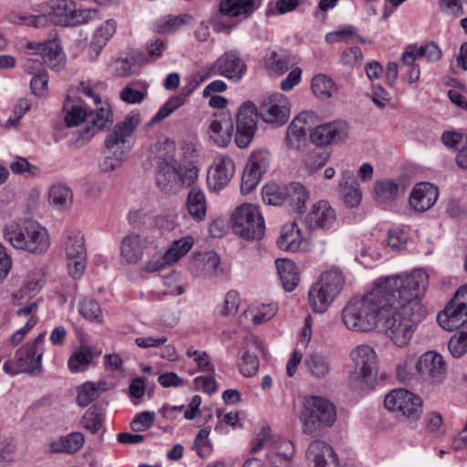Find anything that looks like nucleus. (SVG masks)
<instances>
[{
	"mask_svg": "<svg viewBox=\"0 0 467 467\" xmlns=\"http://www.w3.org/2000/svg\"><path fill=\"white\" fill-rule=\"evenodd\" d=\"M395 281L400 285L395 293L396 301L389 309L394 312L391 317H385L383 327L397 346L403 347L426 316V308L418 299L427 288L429 275L417 269L405 275H395Z\"/></svg>",
	"mask_w": 467,
	"mask_h": 467,
	"instance_id": "obj_1",
	"label": "nucleus"
},
{
	"mask_svg": "<svg viewBox=\"0 0 467 467\" xmlns=\"http://www.w3.org/2000/svg\"><path fill=\"white\" fill-rule=\"evenodd\" d=\"M400 284L394 276L380 278L372 290L363 296H355L342 310V321L353 331L368 332L389 313L396 301L395 293Z\"/></svg>",
	"mask_w": 467,
	"mask_h": 467,
	"instance_id": "obj_2",
	"label": "nucleus"
},
{
	"mask_svg": "<svg viewBox=\"0 0 467 467\" xmlns=\"http://www.w3.org/2000/svg\"><path fill=\"white\" fill-rule=\"evenodd\" d=\"M317 115L313 111L299 113L289 124L285 134V146L290 150H298L310 130V140L318 146L337 143L348 137V125L344 120H335L315 128Z\"/></svg>",
	"mask_w": 467,
	"mask_h": 467,
	"instance_id": "obj_3",
	"label": "nucleus"
},
{
	"mask_svg": "<svg viewBox=\"0 0 467 467\" xmlns=\"http://www.w3.org/2000/svg\"><path fill=\"white\" fill-rule=\"evenodd\" d=\"M3 234L14 248L30 254H43L50 245L47 230L32 220L10 222L4 226Z\"/></svg>",
	"mask_w": 467,
	"mask_h": 467,
	"instance_id": "obj_4",
	"label": "nucleus"
},
{
	"mask_svg": "<svg viewBox=\"0 0 467 467\" xmlns=\"http://www.w3.org/2000/svg\"><path fill=\"white\" fill-rule=\"evenodd\" d=\"M335 406L327 399L311 396L305 399L300 420L303 431L318 436L324 427H330L336 420Z\"/></svg>",
	"mask_w": 467,
	"mask_h": 467,
	"instance_id": "obj_5",
	"label": "nucleus"
},
{
	"mask_svg": "<svg viewBox=\"0 0 467 467\" xmlns=\"http://www.w3.org/2000/svg\"><path fill=\"white\" fill-rule=\"evenodd\" d=\"M156 184L161 192L176 193L180 189L178 162L174 158L175 142L170 139L156 144Z\"/></svg>",
	"mask_w": 467,
	"mask_h": 467,
	"instance_id": "obj_6",
	"label": "nucleus"
},
{
	"mask_svg": "<svg viewBox=\"0 0 467 467\" xmlns=\"http://www.w3.org/2000/svg\"><path fill=\"white\" fill-rule=\"evenodd\" d=\"M265 452V459L272 467H286L292 460L295 448L288 440L275 439L269 429H262L252 441L251 453Z\"/></svg>",
	"mask_w": 467,
	"mask_h": 467,
	"instance_id": "obj_7",
	"label": "nucleus"
},
{
	"mask_svg": "<svg viewBox=\"0 0 467 467\" xmlns=\"http://www.w3.org/2000/svg\"><path fill=\"white\" fill-rule=\"evenodd\" d=\"M231 223L234 232L245 240H259L265 234V221L255 205L238 206L231 216Z\"/></svg>",
	"mask_w": 467,
	"mask_h": 467,
	"instance_id": "obj_8",
	"label": "nucleus"
},
{
	"mask_svg": "<svg viewBox=\"0 0 467 467\" xmlns=\"http://www.w3.org/2000/svg\"><path fill=\"white\" fill-rule=\"evenodd\" d=\"M111 110L108 105L89 112H87L81 106L74 105L66 114L65 121L67 127L78 126L83 121L91 124V127H87L80 132V139L85 140L91 138L97 131L104 129L108 123H111Z\"/></svg>",
	"mask_w": 467,
	"mask_h": 467,
	"instance_id": "obj_9",
	"label": "nucleus"
},
{
	"mask_svg": "<svg viewBox=\"0 0 467 467\" xmlns=\"http://www.w3.org/2000/svg\"><path fill=\"white\" fill-rule=\"evenodd\" d=\"M246 64L239 52L230 50L220 56L210 67L199 71L195 78L203 82L214 76H222L234 82H239L246 73Z\"/></svg>",
	"mask_w": 467,
	"mask_h": 467,
	"instance_id": "obj_10",
	"label": "nucleus"
},
{
	"mask_svg": "<svg viewBox=\"0 0 467 467\" xmlns=\"http://www.w3.org/2000/svg\"><path fill=\"white\" fill-rule=\"evenodd\" d=\"M42 12H49L51 16V24L63 26H77L88 22L92 18V14L96 10L77 9L73 1L67 0H50L43 4Z\"/></svg>",
	"mask_w": 467,
	"mask_h": 467,
	"instance_id": "obj_11",
	"label": "nucleus"
},
{
	"mask_svg": "<svg viewBox=\"0 0 467 467\" xmlns=\"http://www.w3.org/2000/svg\"><path fill=\"white\" fill-rule=\"evenodd\" d=\"M355 363V369L349 379L353 388L364 389L377 376V356L374 349L368 345H359L350 353Z\"/></svg>",
	"mask_w": 467,
	"mask_h": 467,
	"instance_id": "obj_12",
	"label": "nucleus"
},
{
	"mask_svg": "<svg viewBox=\"0 0 467 467\" xmlns=\"http://www.w3.org/2000/svg\"><path fill=\"white\" fill-rule=\"evenodd\" d=\"M140 122L138 114H130L124 120L117 124L114 130L107 136L105 147L109 154L118 159H126L131 145L127 138L131 135Z\"/></svg>",
	"mask_w": 467,
	"mask_h": 467,
	"instance_id": "obj_13",
	"label": "nucleus"
},
{
	"mask_svg": "<svg viewBox=\"0 0 467 467\" xmlns=\"http://www.w3.org/2000/svg\"><path fill=\"white\" fill-rule=\"evenodd\" d=\"M384 404L389 410L396 412L398 416L417 419L421 413V399L404 389L391 390L385 397Z\"/></svg>",
	"mask_w": 467,
	"mask_h": 467,
	"instance_id": "obj_14",
	"label": "nucleus"
},
{
	"mask_svg": "<svg viewBox=\"0 0 467 467\" xmlns=\"http://www.w3.org/2000/svg\"><path fill=\"white\" fill-rule=\"evenodd\" d=\"M44 340L45 333H40L32 342L16 350L15 361L20 371L30 375H37L41 372Z\"/></svg>",
	"mask_w": 467,
	"mask_h": 467,
	"instance_id": "obj_15",
	"label": "nucleus"
},
{
	"mask_svg": "<svg viewBox=\"0 0 467 467\" xmlns=\"http://www.w3.org/2000/svg\"><path fill=\"white\" fill-rule=\"evenodd\" d=\"M68 274L78 279L86 268L87 252L84 236L78 230L69 232L66 242Z\"/></svg>",
	"mask_w": 467,
	"mask_h": 467,
	"instance_id": "obj_16",
	"label": "nucleus"
},
{
	"mask_svg": "<svg viewBox=\"0 0 467 467\" xmlns=\"http://www.w3.org/2000/svg\"><path fill=\"white\" fill-rule=\"evenodd\" d=\"M258 109L251 101L244 102L236 116L235 142L239 148H246L252 141L256 130Z\"/></svg>",
	"mask_w": 467,
	"mask_h": 467,
	"instance_id": "obj_17",
	"label": "nucleus"
},
{
	"mask_svg": "<svg viewBox=\"0 0 467 467\" xmlns=\"http://www.w3.org/2000/svg\"><path fill=\"white\" fill-rule=\"evenodd\" d=\"M261 119L276 127L283 126L288 120L290 105L286 97L275 93L265 99L258 109Z\"/></svg>",
	"mask_w": 467,
	"mask_h": 467,
	"instance_id": "obj_18",
	"label": "nucleus"
},
{
	"mask_svg": "<svg viewBox=\"0 0 467 467\" xmlns=\"http://www.w3.org/2000/svg\"><path fill=\"white\" fill-rule=\"evenodd\" d=\"M417 373L422 380L436 384L441 382L447 374L443 357L435 351H427L416 361Z\"/></svg>",
	"mask_w": 467,
	"mask_h": 467,
	"instance_id": "obj_19",
	"label": "nucleus"
},
{
	"mask_svg": "<svg viewBox=\"0 0 467 467\" xmlns=\"http://www.w3.org/2000/svg\"><path fill=\"white\" fill-rule=\"evenodd\" d=\"M234 171V162L230 157L223 155L215 158L207 175L210 189L215 192L223 189L233 178Z\"/></svg>",
	"mask_w": 467,
	"mask_h": 467,
	"instance_id": "obj_20",
	"label": "nucleus"
},
{
	"mask_svg": "<svg viewBox=\"0 0 467 467\" xmlns=\"http://www.w3.org/2000/svg\"><path fill=\"white\" fill-rule=\"evenodd\" d=\"M337 222V213L327 201L316 202L311 212L306 215L305 223L309 229L328 230L335 225Z\"/></svg>",
	"mask_w": 467,
	"mask_h": 467,
	"instance_id": "obj_21",
	"label": "nucleus"
},
{
	"mask_svg": "<svg viewBox=\"0 0 467 467\" xmlns=\"http://www.w3.org/2000/svg\"><path fill=\"white\" fill-rule=\"evenodd\" d=\"M438 188L430 182L417 183L410 194V205L416 212H425L437 202Z\"/></svg>",
	"mask_w": 467,
	"mask_h": 467,
	"instance_id": "obj_22",
	"label": "nucleus"
},
{
	"mask_svg": "<svg viewBox=\"0 0 467 467\" xmlns=\"http://www.w3.org/2000/svg\"><path fill=\"white\" fill-rule=\"evenodd\" d=\"M314 467H338V460L333 448L323 441H312L306 452Z\"/></svg>",
	"mask_w": 467,
	"mask_h": 467,
	"instance_id": "obj_23",
	"label": "nucleus"
},
{
	"mask_svg": "<svg viewBox=\"0 0 467 467\" xmlns=\"http://www.w3.org/2000/svg\"><path fill=\"white\" fill-rule=\"evenodd\" d=\"M147 245V239L140 234L130 233L125 235L121 241L120 255L123 261L128 264L139 262Z\"/></svg>",
	"mask_w": 467,
	"mask_h": 467,
	"instance_id": "obj_24",
	"label": "nucleus"
},
{
	"mask_svg": "<svg viewBox=\"0 0 467 467\" xmlns=\"http://www.w3.org/2000/svg\"><path fill=\"white\" fill-rule=\"evenodd\" d=\"M437 321L445 330L459 329L467 323V309L450 301L444 310L438 314Z\"/></svg>",
	"mask_w": 467,
	"mask_h": 467,
	"instance_id": "obj_25",
	"label": "nucleus"
},
{
	"mask_svg": "<svg viewBox=\"0 0 467 467\" xmlns=\"http://www.w3.org/2000/svg\"><path fill=\"white\" fill-rule=\"evenodd\" d=\"M219 265L220 258L213 251L195 254L192 263L193 273L208 277L218 274Z\"/></svg>",
	"mask_w": 467,
	"mask_h": 467,
	"instance_id": "obj_26",
	"label": "nucleus"
},
{
	"mask_svg": "<svg viewBox=\"0 0 467 467\" xmlns=\"http://www.w3.org/2000/svg\"><path fill=\"white\" fill-rule=\"evenodd\" d=\"M258 7V0H222L219 5L220 12L229 17H249Z\"/></svg>",
	"mask_w": 467,
	"mask_h": 467,
	"instance_id": "obj_27",
	"label": "nucleus"
},
{
	"mask_svg": "<svg viewBox=\"0 0 467 467\" xmlns=\"http://www.w3.org/2000/svg\"><path fill=\"white\" fill-rule=\"evenodd\" d=\"M304 364L309 374L317 379H326L332 370L331 359L328 356L313 352L305 357Z\"/></svg>",
	"mask_w": 467,
	"mask_h": 467,
	"instance_id": "obj_28",
	"label": "nucleus"
},
{
	"mask_svg": "<svg viewBox=\"0 0 467 467\" xmlns=\"http://www.w3.org/2000/svg\"><path fill=\"white\" fill-rule=\"evenodd\" d=\"M84 442V435L76 431L53 441L49 445V450L53 453L73 454L82 448Z\"/></svg>",
	"mask_w": 467,
	"mask_h": 467,
	"instance_id": "obj_29",
	"label": "nucleus"
},
{
	"mask_svg": "<svg viewBox=\"0 0 467 467\" xmlns=\"http://www.w3.org/2000/svg\"><path fill=\"white\" fill-rule=\"evenodd\" d=\"M275 264L284 289L286 292L293 291L300 280L296 264L288 259H277Z\"/></svg>",
	"mask_w": 467,
	"mask_h": 467,
	"instance_id": "obj_30",
	"label": "nucleus"
},
{
	"mask_svg": "<svg viewBox=\"0 0 467 467\" xmlns=\"http://www.w3.org/2000/svg\"><path fill=\"white\" fill-rule=\"evenodd\" d=\"M286 192L285 203L298 213H304L306 202L309 198V192L306 186L299 182H291L287 184Z\"/></svg>",
	"mask_w": 467,
	"mask_h": 467,
	"instance_id": "obj_31",
	"label": "nucleus"
},
{
	"mask_svg": "<svg viewBox=\"0 0 467 467\" xmlns=\"http://www.w3.org/2000/svg\"><path fill=\"white\" fill-rule=\"evenodd\" d=\"M187 210L196 221H202L206 216L207 202L204 192L199 188L192 187L187 196Z\"/></svg>",
	"mask_w": 467,
	"mask_h": 467,
	"instance_id": "obj_32",
	"label": "nucleus"
},
{
	"mask_svg": "<svg viewBox=\"0 0 467 467\" xmlns=\"http://www.w3.org/2000/svg\"><path fill=\"white\" fill-rule=\"evenodd\" d=\"M336 298L330 292L316 282L308 292V300L314 312L324 313Z\"/></svg>",
	"mask_w": 467,
	"mask_h": 467,
	"instance_id": "obj_33",
	"label": "nucleus"
},
{
	"mask_svg": "<svg viewBox=\"0 0 467 467\" xmlns=\"http://www.w3.org/2000/svg\"><path fill=\"white\" fill-rule=\"evenodd\" d=\"M48 201L57 210L67 209L73 201L72 191L65 184H55L49 190Z\"/></svg>",
	"mask_w": 467,
	"mask_h": 467,
	"instance_id": "obj_34",
	"label": "nucleus"
},
{
	"mask_svg": "<svg viewBox=\"0 0 467 467\" xmlns=\"http://www.w3.org/2000/svg\"><path fill=\"white\" fill-rule=\"evenodd\" d=\"M317 282L337 296L344 286L345 277L338 268H331L324 272Z\"/></svg>",
	"mask_w": 467,
	"mask_h": 467,
	"instance_id": "obj_35",
	"label": "nucleus"
},
{
	"mask_svg": "<svg viewBox=\"0 0 467 467\" xmlns=\"http://www.w3.org/2000/svg\"><path fill=\"white\" fill-rule=\"evenodd\" d=\"M375 200L379 203H389L398 197L399 184L390 180H379L374 184Z\"/></svg>",
	"mask_w": 467,
	"mask_h": 467,
	"instance_id": "obj_36",
	"label": "nucleus"
},
{
	"mask_svg": "<svg viewBox=\"0 0 467 467\" xmlns=\"http://www.w3.org/2000/svg\"><path fill=\"white\" fill-rule=\"evenodd\" d=\"M287 184L271 182L262 190V197L265 203L270 205H282L285 202Z\"/></svg>",
	"mask_w": 467,
	"mask_h": 467,
	"instance_id": "obj_37",
	"label": "nucleus"
},
{
	"mask_svg": "<svg viewBox=\"0 0 467 467\" xmlns=\"http://www.w3.org/2000/svg\"><path fill=\"white\" fill-rule=\"evenodd\" d=\"M106 385L105 381L98 383L88 381L78 388L77 402L81 407L89 405L97 400Z\"/></svg>",
	"mask_w": 467,
	"mask_h": 467,
	"instance_id": "obj_38",
	"label": "nucleus"
},
{
	"mask_svg": "<svg viewBox=\"0 0 467 467\" xmlns=\"http://www.w3.org/2000/svg\"><path fill=\"white\" fill-rule=\"evenodd\" d=\"M299 237H301L300 229L296 223H293L288 230H286V227L282 229L277 244L285 251L296 252L300 247L301 241H298Z\"/></svg>",
	"mask_w": 467,
	"mask_h": 467,
	"instance_id": "obj_39",
	"label": "nucleus"
},
{
	"mask_svg": "<svg viewBox=\"0 0 467 467\" xmlns=\"http://www.w3.org/2000/svg\"><path fill=\"white\" fill-rule=\"evenodd\" d=\"M192 16L187 14L179 16H167L155 24V31L161 34H169L178 30L182 25L192 21Z\"/></svg>",
	"mask_w": 467,
	"mask_h": 467,
	"instance_id": "obj_40",
	"label": "nucleus"
},
{
	"mask_svg": "<svg viewBox=\"0 0 467 467\" xmlns=\"http://www.w3.org/2000/svg\"><path fill=\"white\" fill-rule=\"evenodd\" d=\"M147 88L143 82H132L120 91L119 97L129 104L141 103L147 96Z\"/></svg>",
	"mask_w": 467,
	"mask_h": 467,
	"instance_id": "obj_41",
	"label": "nucleus"
},
{
	"mask_svg": "<svg viewBox=\"0 0 467 467\" xmlns=\"http://www.w3.org/2000/svg\"><path fill=\"white\" fill-rule=\"evenodd\" d=\"M193 244L192 237H183L172 243V245L166 251L163 255V260L166 264H172L180 257L186 254Z\"/></svg>",
	"mask_w": 467,
	"mask_h": 467,
	"instance_id": "obj_42",
	"label": "nucleus"
},
{
	"mask_svg": "<svg viewBox=\"0 0 467 467\" xmlns=\"http://www.w3.org/2000/svg\"><path fill=\"white\" fill-rule=\"evenodd\" d=\"M40 58L49 67H57L63 61V52L59 45L55 41H47L44 43Z\"/></svg>",
	"mask_w": 467,
	"mask_h": 467,
	"instance_id": "obj_43",
	"label": "nucleus"
},
{
	"mask_svg": "<svg viewBox=\"0 0 467 467\" xmlns=\"http://www.w3.org/2000/svg\"><path fill=\"white\" fill-rule=\"evenodd\" d=\"M311 88L317 98L326 99L331 98L335 90V84L330 78L320 74L313 78Z\"/></svg>",
	"mask_w": 467,
	"mask_h": 467,
	"instance_id": "obj_44",
	"label": "nucleus"
},
{
	"mask_svg": "<svg viewBox=\"0 0 467 467\" xmlns=\"http://www.w3.org/2000/svg\"><path fill=\"white\" fill-rule=\"evenodd\" d=\"M79 312L84 318L91 322L99 324L103 322L100 306L92 298H83L79 302Z\"/></svg>",
	"mask_w": 467,
	"mask_h": 467,
	"instance_id": "obj_45",
	"label": "nucleus"
},
{
	"mask_svg": "<svg viewBox=\"0 0 467 467\" xmlns=\"http://www.w3.org/2000/svg\"><path fill=\"white\" fill-rule=\"evenodd\" d=\"M187 94H180L171 97L155 114L151 119V123H157L171 115L177 109L185 102Z\"/></svg>",
	"mask_w": 467,
	"mask_h": 467,
	"instance_id": "obj_46",
	"label": "nucleus"
},
{
	"mask_svg": "<svg viewBox=\"0 0 467 467\" xmlns=\"http://www.w3.org/2000/svg\"><path fill=\"white\" fill-rule=\"evenodd\" d=\"M240 356L239 368L244 377L254 376L259 368V359L255 354H252L250 349H242Z\"/></svg>",
	"mask_w": 467,
	"mask_h": 467,
	"instance_id": "obj_47",
	"label": "nucleus"
},
{
	"mask_svg": "<svg viewBox=\"0 0 467 467\" xmlns=\"http://www.w3.org/2000/svg\"><path fill=\"white\" fill-rule=\"evenodd\" d=\"M80 423L84 429L95 434L102 426V414L96 406H92L85 411Z\"/></svg>",
	"mask_w": 467,
	"mask_h": 467,
	"instance_id": "obj_48",
	"label": "nucleus"
},
{
	"mask_svg": "<svg viewBox=\"0 0 467 467\" xmlns=\"http://www.w3.org/2000/svg\"><path fill=\"white\" fill-rule=\"evenodd\" d=\"M291 64L289 56L285 53L279 54L273 51L270 56L265 58L266 67L279 75L284 74Z\"/></svg>",
	"mask_w": 467,
	"mask_h": 467,
	"instance_id": "obj_49",
	"label": "nucleus"
},
{
	"mask_svg": "<svg viewBox=\"0 0 467 467\" xmlns=\"http://www.w3.org/2000/svg\"><path fill=\"white\" fill-rule=\"evenodd\" d=\"M448 348L454 358H460L467 352V327L458 331L451 337Z\"/></svg>",
	"mask_w": 467,
	"mask_h": 467,
	"instance_id": "obj_50",
	"label": "nucleus"
},
{
	"mask_svg": "<svg viewBox=\"0 0 467 467\" xmlns=\"http://www.w3.org/2000/svg\"><path fill=\"white\" fill-rule=\"evenodd\" d=\"M341 200L348 208H356L360 204L362 193L358 183H352L350 186H344L339 189Z\"/></svg>",
	"mask_w": 467,
	"mask_h": 467,
	"instance_id": "obj_51",
	"label": "nucleus"
},
{
	"mask_svg": "<svg viewBox=\"0 0 467 467\" xmlns=\"http://www.w3.org/2000/svg\"><path fill=\"white\" fill-rule=\"evenodd\" d=\"M93 353L88 347H80L68 359V367L73 372L79 370L80 366H87L91 363Z\"/></svg>",
	"mask_w": 467,
	"mask_h": 467,
	"instance_id": "obj_52",
	"label": "nucleus"
},
{
	"mask_svg": "<svg viewBox=\"0 0 467 467\" xmlns=\"http://www.w3.org/2000/svg\"><path fill=\"white\" fill-rule=\"evenodd\" d=\"M269 164V154L267 151L260 150L253 153L247 161V166L254 171L260 172V177L266 171Z\"/></svg>",
	"mask_w": 467,
	"mask_h": 467,
	"instance_id": "obj_53",
	"label": "nucleus"
},
{
	"mask_svg": "<svg viewBox=\"0 0 467 467\" xmlns=\"http://www.w3.org/2000/svg\"><path fill=\"white\" fill-rule=\"evenodd\" d=\"M9 167L15 174L28 173L31 176H36L40 173V169L37 166L29 163L23 157H16Z\"/></svg>",
	"mask_w": 467,
	"mask_h": 467,
	"instance_id": "obj_54",
	"label": "nucleus"
},
{
	"mask_svg": "<svg viewBox=\"0 0 467 467\" xmlns=\"http://www.w3.org/2000/svg\"><path fill=\"white\" fill-rule=\"evenodd\" d=\"M329 154L325 150H313L307 154L306 168L309 172H314L323 167L328 161Z\"/></svg>",
	"mask_w": 467,
	"mask_h": 467,
	"instance_id": "obj_55",
	"label": "nucleus"
},
{
	"mask_svg": "<svg viewBox=\"0 0 467 467\" xmlns=\"http://www.w3.org/2000/svg\"><path fill=\"white\" fill-rule=\"evenodd\" d=\"M341 63L348 67H359L363 62V54L359 47H350L342 53Z\"/></svg>",
	"mask_w": 467,
	"mask_h": 467,
	"instance_id": "obj_56",
	"label": "nucleus"
},
{
	"mask_svg": "<svg viewBox=\"0 0 467 467\" xmlns=\"http://www.w3.org/2000/svg\"><path fill=\"white\" fill-rule=\"evenodd\" d=\"M155 420L153 411H143L135 416L130 422V428L135 432H140L152 426Z\"/></svg>",
	"mask_w": 467,
	"mask_h": 467,
	"instance_id": "obj_57",
	"label": "nucleus"
},
{
	"mask_svg": "<svg viewBox=\"0 0 467 467\" xmlns=\"http://www.w3.org/2000/svg\"><path fill=\"white\" fill-rule=\"evenodd\" d=\"M261 179L260 172L256 173V171L246 165L242 177V192L249 193L252 192L258 185Z\"/></svg>",
	"mask_w": 467,
	"mask_h": 467,
	"instance_id": "obj_58",
	"label": "nucleus"
},
{
	"mask_svg": "<svg viewBox=\"0 0 467 467\" xmlns=\"http://www.w3.org/2000/svg\"><path fill=\"white\" fill-rule=\"evenodd\" d=\"M417 373V364L413 358L404 360L403 364L397 368V377L401 382H409Z\"/></svg>",
	"mask_w": 467,
	"mask_h": 467,
	"instance_id": "obj_59",
	"label": "nucleus"
},
{
	"mask_svg": "<svg viewBox=\"0 0 467 467\" xmlns=\"http://www.w3.org/2000/svg\"><path fill=\"white\" fill-rule=\"evenodd\" d=\"M117 29V22L114 19H108L105 21L96 32V39L100 46L105 45L106 42L115 34Z\"/></svg>",
	"mask_w": 467,
	"mask_h": 467,
	"instance_id": "obj_60",
	"label": "nucleus"
},
{
	"mask_svg": "<svg viewBox=\"0 0 467 467\" xmlns=\"http://www.w3.org/2000/svg\"><path fill=\"white\" fill-rule=\"evenodd\" d=\"M441 140L445 146L453 150H459L463 147L467 141V137L457 131H444L441 135Z\"/></svg>",
	"mask_w": 467,
	"mask_h": 467,
	"instance_id": "obj_61",
	"label": "nucleus"
},
{
	"mask_svg": "<svg viewBox=\"0 0 467 467\" xmlns=\"http://www.w3.org/2000/svg\"><path fill=\"white\" fill-rule=\"evenodd\" d=\"M408 241V234L400 229H396L389 233L388 244L394 251H400L405 248Z\"/></svg>",
	"mask_w": 467,
	"mask_h": 467,
	"instance_id": "obj_62",
	"label": "nucleus"
},
{
	"mask_svg": "<svg viewBox=\"0 0 467 467\" xmlns=\"http://www.w3.org/2000/svg\"><path fill=\"white\" fill-rule=\"evenodd\" d=\"M178 175L180 188L182 185L192 186L198 177V169L196 166L182 169L178 163Z\"/></svg>",
	"mask_w": 467,
	"mask_h": 467,
	"instance_id": "obj_63",
	"label": "nucleus"
},
{
	"mask_svg": "<svg viewBox=\"0 0 467 467\" xmlns=\"http://www.w3.org/2000/svg\"><path fill=\"white\" fill-rule=\"evenodd\" d=\"M239 306V295L236 291H230L226 294L224 299V306L222 315L224 317L236 314Z\"/></svg>",
	"mask_w": 467,
	"mask_h": 467,
	"instance_id": "obj_64",
	"label": "nucleus"
}]
</instances>
